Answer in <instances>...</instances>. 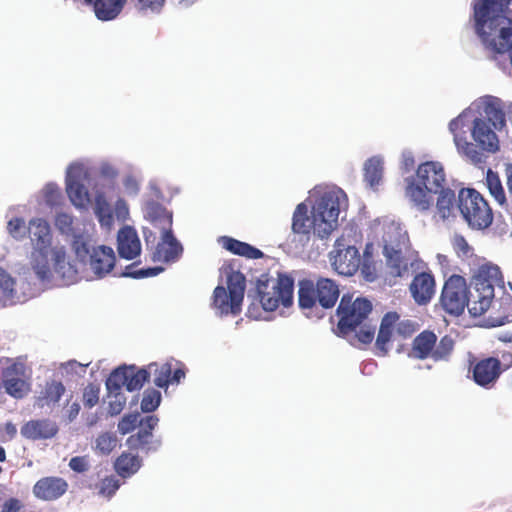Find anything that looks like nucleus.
Here are the masks:
<instances>
[{"mask_svg":"<svg viewBox=\"0 0 512 512\" xmlns=\"http://www.w3.org/2000/svg\"><path fill=\"white\" fill-rule=\"evenodd\" d=\"M69 467L75 472L83 473L89 469V462L86 456H75L70 459Z\"/></svg>","mask_w":512,"mask_h":512,"instance_id":"54","label":"nucleus"},{"mask_svg":"<svg viewBox=\"0 0 512 512\" xmlns=\"http://www.w3.org/2000/svg\"><path fill=\"white\" fill-rule=\"evenodd\" d=\"M338 283L330 278L318 277L316 281H299L298 303L302 310H311L318 303L324 309L333 308L339 299Z\"/></svg>","mask_w":512,"mask_h":512,"instance_id":"6","label":"nucleus"},{"mask_svg":"<svg viewBox=\"0 0 512 512\" xmlns=\"http://www.w3.org/2000/svg\"><path fill=\"white\" fill-rule=\"evenodd\" d=\"M483 116V119L497 130H501L506 125L505 112L497 98H489L485 101Z\"/></svg>","mask_w":512,"mask_h":512,"instance_id":"32","label":"nucleus"},{"mask_svg":"<svg viewBox=\"0 0 512 512\" xmlns=\"http://www.w3.org/2000/svg\"><path fill=\"white\" fill-rule=\"evenodd\" d=\"M294 280L286 274H279L277 279H258L255 298L263 310L275 311L279 305L289 307L293 303Z\"/></svg>","mask_w":512,"mask_h":512,"instance_id":"8","label":"nucleus"},{"mask_svg":"<svg viewBox=\"0 0 512 512\" xmlns=\"http://www.w3.org/2000/svg\"><path fill=\"white\" fill-rule=\"evenodd\" d=\"M71 248L75 254L76 261H71L72 264L77 265L80 273L79 276L73 281H65L66 283H74L82 278L88 279L85 276L86 267H89L95 279H102L109 274L116 262L114 250L111 247L100 245L92 247L90 239L87 235L82 233L73 235Z\"/></svg>","mask_w":512,"mask_h":512,"instance_id":"4","label":"nucleus"},{"mask_svg":"<svg viewBox=\"0 0 512 512\" xmlns=\"http://www.w3.org/2000/svg\"><path fill=\"white\" fill-rule=\"evenodd\" d=\"M409 290L418 305L428 304L435 295V278L430 272H421L412 279Z\"/></svg>","mask_w":512,"mask_h":512,"instance_id":"21","label":"nucleus"},{"mask_svg":"<svg viewBox=\"0 0 512 512\" xmlns=\"http://www.w3.org/2000/svg\"><path fill=\"white\" fill-rule=\"evenodd\" d=\"M346 200L341 190L324 192L315 202L308 216V207L305 203L297 205L292 218V231L304 235L309 239L311 231L320 239L328 238L338 225L341 203Z\"/></svg>","mask_w":512,"mask_h":512,"instance_id":"3","label":"nucleus"},{"mask_svg":"<svg viewBox=\"0 0 512 512\" xmlns=\"http://www.w3.org/2000/svg\"><path fill=\"white\" fill-rule=\"evenodd\" d=\"M166 0H135V7L141 12L160 13Z\"/></svg>","mask_w":512,"mask_h":512,"instance_id":"48","label":"nucleus"},{"mask_svg":"<svg viewBox=\"0 0 512 512\" xmlns=\"http://www.w3.org/2000/svg\"><path fill=\"white\" fill-rule=\"evenodd\" d=\"M125 403H126L125 397L122 394L117 392L114 395V400H111L109 402V407H108L109 414L111 416H116V415L120 414L125 407Z\"/></svg>","mask_w":512,"mask_h":512,"instance_id":"51","label":"nucleus"},{"mask_svg":"<svg viewBox=\"0 0 512 512\" xmlns=\"http://www.w3.org/2000/svg\"><path fill=\"white\" fill-rule=\"evenodd\" d=\"M58 425L50 419H32L24 423L21 435L28 440L39 441L51 439L58 433Z\"/></svg>","mask_w":512,"mask_h":512,"instance_id":"22","label":"nucleus"},{"mask_svg":"<svg viewBox=\"0 0 512 512\" xmlns=\"http://www.w3.org/2000/svg\"><path fill=\"white\" fill-rule=\"evenodd\" d=\"M65 392L66 388L61 381H47L36 399V404L40 408L54 407Z\"/></svg>","mask_w":512,"mask_h":512,"instance_id":"29","label":"nucleus"},{"mask_svg":"<svg viewBox=\"0 0 512 512\" xmlns=\"http://www.w3.org/2000/svg\"><path fill=\"white\" fill-rule=\"evenodd\" d=\"M6 460V452L5 449L0 446V462H4Z\"/></svg>","mask_w":512,"mask_h":512,"instance_id":"61","label":"nucleus"},{"mask_svg":"<svg viewBox=\"0 0 512 512\" xmlns=\"http://www.w3.org/2000/svg\"><path fill=\"white\" fill-rule=\"evenodd\" d=\"M23 373V366L17 363H13L3 372L5 390L15 398H23L29 389V384L21 378Z\"/></svg>","mask_w":512,"mask_h":512,"instance_id":"27","label":"nucleus"},{"mask_svg":"<svg viewBox=\"0 0 512 512\" xmlns=\"http://www.w3.org/2000/svg\"><path fill=\"white\" fill-rule=\"evenodd\" d=\"M508 357H509V361H510V363L508 365V367H509L510 365H512V354L508 353Z\"/></svg>","mask_w":512,"mask_h":512,"instance_id":"63","label":"nucleus"},{"mask_svg":"<svg viewBox=\"0 0 512 512\" xmlns=\"http://www.w3.org/2000/svg\"><path fill=\"white\" fill-rule=\"evenodd\" d=\"M501 361L496 357H487L477 360L472 367L474 382L484 388H491L495 385L502 372Z\"/></svg>","mask_w":512,"mask_h":512,"instance_id":"17","label":"nucleus"},{"mask_svg":"<svg viewBox=\"0 0 512 512\" xmlns=\"http://www.w3.org/2000/svg\"><path fill=\"white\" fill-rule=\"evenodd\" d=\"M386 257H387V265L390 268V273L394 277H405L409 274L408 261L402 255V252L399 250L391 249L388 250L385 247Z\"/></svg>","mask_w":512,"mask_h":512,"instance_id":"34","label":"nucleus"},{"mask_svg":"<svg viewBox=\"0 0 512 512\" xmlns=\"http://www.w3.org/2000/svg\"><path fill=\"white\" fill-rule=\"evenodd\" d=\"M331 255V264L338 274L352 276L358 271L361 258L356 247L345 246L342 239H337Z\"/></svg>","mask_w":512,"mask_h":512,"instance_id":"16","label":"nucleus"},{"mask_svg":"<svg viewBox=\"0 0 512 512\" xmlns=\"http://www.w3.org/2000/svg\"><path fill=\"white\" fill-rule=\"evenodd\" d=\"M227 278V289L217 286L213 292V306L221 314L231 313L237 315L241 311V305L246 288V278L240 271L231 266L224 269Z\"/></svg>","mask_w":512,"mask_h":512,"instance_id":"9","label":"nucleus"},{"mask_svg":"<svg viewBox=\"0 0 512 512\" xmlns=\"http://www.w3.org/2000/svg\"><path fill=\"white\" fill-rule=\"evenodd\" d=\"M439 197L437 199L436 208L441 219H448L453 215L456 207L455 192L449 188L444 187L438 192Z\"/></svg>","mask_w":512,"mask_h":512,"instance_id":"35","label":"nucleus"},{"mask_svg":"<svg viewBox=\"0 0 512 512\" xmlns=\"http://www.w3.org/2000/svg\"><path fill=\"white\" fill-rule=\"evenodd\" d=\"M80 411V405L77 402H73L67 407V417L70 421L74 420Z\"/></svg>","mask_w":512,"mask_h":512,"instance_id":"58","label":"nucleus"},{"mask_svg":"<svg viewBox=\"0 0 512 512\" xmlns=\"http://www.w3.org/2000/svg\"><path fill=\"white\" fill-rule=\"evenodd\" d=\"M437 336L430 330H424L418 334L412 342V354L415 358L424 360L432 358L433 350L436 345Z\"/></svg>","mask_w":512,"mask_h":512,"instance_id":"31","label":"nucleus"},{"mask_svg":"<svg viewBox=\"0 0 512 512\" xmlns=\"http://www.w3.org/2000/svg\"><path fill=\"white\" fill-rule=\"evenodd\" d=\"M418 329L416 322L406 319L400 320V315L395 311L384 314L381 319L378 335L375 341V354L377 356H386L389 352V343L392 340L393 333L403 339L410 338Z\"/></svg>","mask_w":512,"mask_h":512,"instance_id":"13","label":"nucleus"},{"mask_svg":"<svg viewBox=\"0 0 512 512\" xmlns=\"http://www.w3.org/2000/svg\"><path fill=\"white\" fill-rule=\"evenodd\" d=\"M106 387L110 392H118L122 387L127 388V366L113 370L106 381Z\"/></svg>","mask_w":512,"mask_h":512,"instance_id":"40","label":"nucleus"},{"mask_svg":"<svg viewBox=\"0 0 512 512\" xmlns=\"http://www.w3.org/2000/svg\"><path fill=\"white\" fill-rule=\"evenodd\" d=\"M474 292H469L466 280L460 275H452L443 286L440 301L445 311L451 315H461L465 307H472Z\"/></svg>","mask_w":512,"mask_h":512,"instance_id":"14","label":"nucleus"},{"mask_svg":"<svg viewBox=\"0 0 512 512\" xmlns=\"http://www.w3.org/2000/svg\"><path fill=\"white\" fill-rule=\"evenodd\" d=\"M510 0H478L473 5L475 31L493 54L510 51L512 64V20L506 11Z\"/></svg>","mask_w":512,"mask_h":512,"instance_id":"2","label":"nucleus"},{"mask_svg":"<svg viewBox=\"0 0 512 512\" xmlns=\"http://www.w3.org/2000/svg\"><path fill=\"white\" fill-rule=\"evenodd\" d=\"M454 349V340L448 336H443L434 347L432 359L434 361L448 360Z\"/></svg>","mask_w":512,"mask_h":512,"instance_id":"41","label":"nucleus"},{"mask_svg":"<svg viewBox=\"0 0 512 512\" xmlns=\"http://www.w3.org/2000/svg\"><path fill=\"white\" fill-rule=\"evenodd\" d=\"M501 276L500 269L492 264H483L478 267L472 277V284L476 295H473L472 307L470 313L474 316L484 314L491 305L494 297V283Z\"/></svg>","mask_w":512,"mask_h":512,"instance_id":"12","label":"nucleus"},{"mask_svg":"<svg viewBox=\"0 0 512 512\" xmlns=\"http://www.w3.org/2000/svg\"><path fill=\"white\" fill-rule=\"evenodd\" d=\"M159 419L155 415H149L139 419V414L124 415L118 423V431L122 435H126L133 431L137 425L140 426L139 431L128 437L126 443L130 450L133 451H156L160 445V440L153 439V430L158 425Z\"/></svg>","mask_w":512,"mask_h":512,"instance_id":"7","label":"nucleus"},{"mask_svg":"<svg viewBox=\"0 0 512 512\" xmlns=\"http://www.w3.org/2000/svg\"><path fill=\"white\" fill-rule=\"evenodd\" d=\"M84 2L93 6L99 20L109 21L121 13L126 0H84Z\"/></svg>","mask_w":512,"mask_h":512,"instance_id":"28","label":"nucleus"},{"mask_svg":"<svg viewBox=\"0 0 512 512\" xmlns=\"http://www.w3.org/2000/svg\"><path fill=\"white\" fill-rule=\"evenodd\" d=\"M183 252L182 245L174 237L172 230L162 233L161 241L153 252V261L175 262Z\"/></svg>","mask_w":512,"mask_h":512,"instance_id":"23","label":"nucleus"},{"mask_svg":"<svg viewBox=\"0 0 512 512\" xmlns=\"http://www.w3.org/2000/svg\"><path fill=\"white\" fill-rule=\"evenodd\" d=\"M149 377L150 372L147 368L136 369L135 366H127V390L132 392L141 389Z\"/></svg>","mask_w":512,"mask_h":512,"instance_id":"37","label":"nucleus"},{"mask_svg":"<svg viewBox=\"0 0 512 512\" xmlns=\"http://www.w3.org/2000/svg\"><path fill=\"white\" fill-rule=\"evenodd\" d=\"M372 303L370 300L357 297L347 293L344 294L337 307L338 316L337 334L346 337L364 324L372 312Z\"/></svg>","mask_w":512,"mask_h":512,"instance_id":"10","label":"nucleus"},{"mask_svg":"<svg viewBox=\"0 0 512 512\" xmlns=\"http://www.w3.org/2000/svg\"><path fill=\"white\" fill-rule=\"evenodd\" d=\"M142 461L138 455L123 452L115 461L114 468L119 476L128 478L141 467Z\"/></svg>","mask_w":512,"mask_h":512,"instance_id":"33","label":"nucleus"},{"mask_svg":"<svg viewBox=\"0 0 512 512\" xmlns=\"http://www.w3.org/2000/svg\"><path fill=\"white\" fill-rule=\"evenodd\" d=\"M46 201L50 204H54L56 199L60 196L59 189L54 185H47L45 188Z\"/></svg>","mask_w":512,"mask_h":512,"instance_id":"56","label":"nucleus"},{"mask_svg":"<svg viewBox=\"0 0 512 512\" xmlns=\"http://www.w3.org/2000/svg\"><path fill=\"white\" fill-rule=\"evenodd\" d=\"M472 137L482 151L495 153L499 149V141L495 132L483 118H475Z\"/></svg>","mask_w":512,"mask_h":512,"instance_id":"25","label":"nucleus"},{"mask_svg":"<svg viewBox=\"0 0 512 512\" xmlns=\"http://www.w3.org/2000/svg\"><path fill=\"white\" fill-rule=\"evenodd\" d=\"M144 218L163 232L172 230L173 213L154 200H147L143 207Z\"/></svg>","mask_w":512,"mask_h":512,"instance_id":"24","label":"nucleus"},{"mask_svg":"<svg viewBox=\"0 0 512 512\" xmlns=\"http://www.w3.org/2000/svg\"><path fill=\"white\" fill-rule=\"evenodd\" d=\"M98 494L110 499L120 487V482L115 476H109L102 479L99 484Z\"/></svg>","mask_w":512,"mask_h":512,"instance_id":"44","label":"nucleus"},{"mask_svg":"<svg viewBox=\"0 0 512 512\" xmlns=\"http://www.w3.org/2000/svg\"><path fill=\"white\" fill-rule=\"evenodd\" d=\"M17 435V427L12 422L0 425V441L3 443L12 441Z\"/></svg>","mask_w":512,"mask_h":512,"instance_id":"50","label":"nucleus"},{"mask_svg":"<svg viewBox=\"0 0 512 512\" xmlns=\"http://www.w3.org/2000/svg\"><path fill=\"white\" fill-rule=\"evenodd\" d=\"M219 242L224 249L232 254L246 257L248 259H260L264 257V253L260 249L235 238L222 236L219 239Z\"/></svg>","mask_w":512,"mask_h":512,"instance_id":"30","label":"nucleus"},{"mask_svg":"<svg viewBox=\"0 0 512 512\" xmlns=\"http://www.w3.org/2000/svg\"><path fill=\"white\" fill-rule=\"evenodd\" d=\"M117 445V437L114 433H101L95 441V450L102 455H109Z\"/></svg>","mask_w":512,"mask_h":512,"instance_id":"42","label":"nucleus"},{"mask_svg":"<svg viewBox=\"0 0 512 512\" xmlns=\"http://www.w3.org/2000/svg\"><path fill=\"white\" fill-rule=\"evenodd\" d=\"M161 402V393L155 389L145 391L141 401V409L143 412H152L156 410Z\"/></svg>","mask_w":512,"mask_h":512,"instance_id":"43","label":"nucleus"},{"mask_svg":"<svg viewBox=\"0 0 512 512\" xmlns=\"http://www.w3.org/2000/svg\"><path fill=\"white\" fill-rule=\"evenodd\" d=\"M446 182L443 165L427 161L418 166L415 177L407 179L406 196L419 211H427L433 204L432 194L438 193Z\"/></svg>","mask_w":512,"mask_h":512,"instance_id":"5","label":"nucleus"},{"mask_svg":"<svg viewBox=\"0 0 512 512\" xmlns=\"http://www.w3.org/2000/svg\"><path fill=\"white\" fill-rule=\"evenodd\" d=\"M383 175V162L378 157L369 158L364 164V180L370 187L379 184Z\"/></svg>","mask_w":512,"mask_h":512,"instance_id":"36","label":"nucleus"},{"mask_svg":"<svg viewBox=\"0 0 512 512\" xmlns=\"http://www.w3.org/2000/svg\"><path fill=\"white\" fill-rule=\"evenodd\" d=\"M89 172L82 164L69 166L66 176V191L74 206L85 208L90 203L86 184H89Z\"/></svg>","mask_w":512,"mask_h":512,"instance_id":"15","label":"nucleus"},{"mask_svg":"<svg viewBox=\"0 0 512 512\" xmlns=\"http://www.w3.org/2000/svg\"><path fill=\"white\" fill-rule=\"evenodd\" d=\"M360 327L359 332L356 334V337L359 342L363 344H370L372 343L374 337H375V328L362 324Z\"/></svg>","mask_w":512,"mask_h":512,"instance_id":"52","label":"nucleus"},{"mask_svg":"<svg viewBox=\"0 0 512 512\" xmlns=\"http://www.w3.org/2000/svg\"><path fill=\"white\" fill-rule=\"evenodd\" d=\"M28 236L32 246L30 265L40 280L49 279L51 264L55 273L64 281H73L79 276L77 265L70 262L67 249L63 245L52 246L50 224L43 218H32L27 225Z\"/></svg>","mask_w":512,"mask_h":512,"instance_id":"1","label":"nucleus"},{"mask_svg":"<svg viewBox=\"0 0 512 512\" xmlns=\"http://www.w3.org/2000/svg\"><path fill=\"white\" fill-rule=\"evenodd\" d=\"M55 225L61 233L72 231L73 217L67 213H58L55 218Z\"/></svg>","mask_w":512,"mask_h":512,"instance_id":"49","label":"nucleus"},{"mask_svg":"<svg viewBox=\"0 0 512 512\" xmlns=\"http://www.w3.org/2000/svg\"><path fill=\"white\" fill-rule=\"evenodd\" d=\"M117 249L119 255L127 260H132L140 255L141 243L133 227L125 226L119 230L117 235Z\"/></svg>","mask_w":512,"mask_h":512,"instance_id":"26","label":"nucleus"},{"mask_svg":"<svg viewBox=\"0 0 512 512\" xmlns=\"http://www.w3.org/2000/svg\"><path fill=\"white\" fill-rule=\"evenodd\" d=\"M457 207L464 220L474 229H485L492 224V209L475 189H461Z\"/></svg>","mask_w":512,"mask_h":512,"instance_id":"11","label":"nucleus"},{"mask_svg":"<svg viewBox=\"0 0 512 512\" xmlns=\"http://www.w3.org/2000/svg\"><path fill=\"white\" fill-rule=\"evenodd\" d=\"M9 234L16 240H22L25 238L27 226L23 218L15 217L9 220L7 224Z\"/></svg>","mask_w":512,"mask_h":512,"instance_id":"45","label":"nucleus"},{"mask_svg":"<svg viewBox=\"0 0 512 512\" xmlns=\"http://www.w3.org/2000/svg\"><path fill=\"white\" fill-rule=\"evenodd\" d=\"M404 165L406 169H410L414 165V159L413 157L409 156L404 159Z\"/></svg>","mask_w":512,"mask_h":512,"instance_id":"60","label":"nucleus"},{"mask_svg":"<svg viewBox=\"0 0 512 512\" xmlns=\"http://www.w3.org/2000/svg\"><path fill=\"white\" fill-rule=\"evenodd\" d=\"M94 210L101 225L110 226L113 223V212L111 206L103 194L96 195Z\"/></svg>","mask_w":512,"mask_h":512,"instance_id":"39","label":"nucleus"},{"mask_svg":"<svg viewBox=\"0 0 512 512\" xmlns=\"http://www.w3.org/2000/svg\"><path fill=\"white\" fill-rule=\"evenodd\" d=\"M487 187L490 191V194L495 198V200L502 206L509 207L507 203V198L505 195L504 188L501 184L500 178L497 173H494L492 170H488L486 176Z\"/></svg>","mask_w":512,"mask_h":512,"instance_id":"38","label":"nucleus"},{"mask_svg":"<svg viewBox=\"0 0 512 512\" xmlns=\"http://www.w3.org/2000/svg\"><path fill=\"white\" fill-rule=\"evenodd\" d=\"M150 375H153V383L158 388H167L169 384H178L186 375L183 364L173 369L172 362H152L147 366Z\"/></svg>","mask_w":512,"mask_h":512,"instance_id":"19","label":"nucleus"},{"mask_svg":"<svg viewBox=\"0 0 512 512\" xmlns=\"http://www.w3.org/2000/svg\"><path fill=\"white\" fill-rule=\"evenodd\" d=\"M463 126V120L460 117L451 120L449 123V129L454 135V142L458 152L474 165L483 164L485 156L477 150L476 145L467 141L465 137L466 131L463 130Z\"/></svg>","mask_w":512,"mask_h":512,"instance_id":"18","label":"nucleus"},{"mask_svg":"<svg viewBox=\"0 0 512 512\" xmlns=\"http://www.w3.org/2000/svg\"><path fill=\"white\" fill-rule=\"evenodd\" d=\"M253 306H254V303H252V304H251V306L248 308V313H249L250 315H252V313H253V312H252V310L254 309V307H253Z\"/></svg>","mask_w":512,"mask_h":512,"instance_id":"62","label":"nucleus"},{"mask_svg":"<svg viewBox=\"0 0 512 512\" xmlns=\"http://www.w3.org/2000/svg\"><path fill=\"white\" fill-rule=\"evenodd\" d=\"M14 284V280L9 276L4 275L0 279V286L9 294L13 292Z\"/></svg>","mask_w":512,"mask_h":512,"instance_id":"57","label":"nucleus"},{"mask_svg":"<svg viewBox=\"0 0 512 512\" xmlns=\"http://www.w3.org/2000/svg\"><path fill=\"white\" fill-rule=\"evenodd\" d=\"M452 246L457 256L462 259H467L473 256V248L462 235L454 236Z\"/></svg>","mask_w":512,"mask_h":512,"instance_id":"46","label":"nucleus"},{"mask_svg":"<svg viewBox=\"0 0 512 512\" xmlns=\"http://www.w3.org/2000/svg\"><path fill=\"white\" fill-rule=\"evenodd\" d=\"M1 512H24V504L18 498L11 497L2 504Z\"/></svg>","mask_w":512,"mask_h":512,"instance_id":"55","label":"nucleus"},{"mask_svg":"<svg viewBox=\"0 0 512 512\" xmlns=\"http://www.w3.org/2000/svg\"><path fill=\"white\" fill-rule=\"evenodd\" d=\"M162 271H163L162 267H154V268H148V269L128 271V272L123 273V275L138 279V278L156 276Z\"/></svg>","mask_w":512,"mask_h":512,"instance_id":"53","label":"nucleus"},{"mask_svg":"<svg viewBox=\"0 0 512 512\" xmlns=\"http://www.w3.org/2000/svg\"><path fill=\"white\" fill-rule=\"evenodd\" d=\"M506 184L508 188L509 197L512 201V164H508L506 167Z\"/></svg>","mask_w":512,"mask_h":512,"instance_id":"59","label":"nucleus"},{"mask_svg":"<svg viewBox=\"0 0 512 512\" xmlns=\"http://www.w3.org/2000/svg\"><path fill=\"white\" fill-rule=\"evenodd\" d=\"M366 279H367V280H369V281H373V280H374V277H368V276H367V277H366Z\"/></svg>","mask_w":512,"mask_h":512,"instance_id":"64","label":"nucleus"},{"mask_svg":"<svg viewBox=\"0 0 512 512\" xmlns=\"http://www.w3.org/2000/svg\"><path fill=\"white\" fill-rule=\"evenodd\" d=\"M100 388L98 385L89 383L83 391V403L85 407L92 408L99 401Z\"/></svg>","mask_w":512,"mask_h":512,"instance_id":"47","label":"nucleus"},{"mask_svg":"<svg viewBox=\"0 0 512 512\" xmlns=\"http://www.w3.org/2000/svg\"><path fill=\"white\" fill-rule=\"evenodd\" d=\"M68 482L57 476L39 479L33 486V494L44 501H54L62 497L68 490Z\"/></svg>","mask_w":512,"mask_h":512,"instance_id":"20","label":"nucleus"}]
</instances>
